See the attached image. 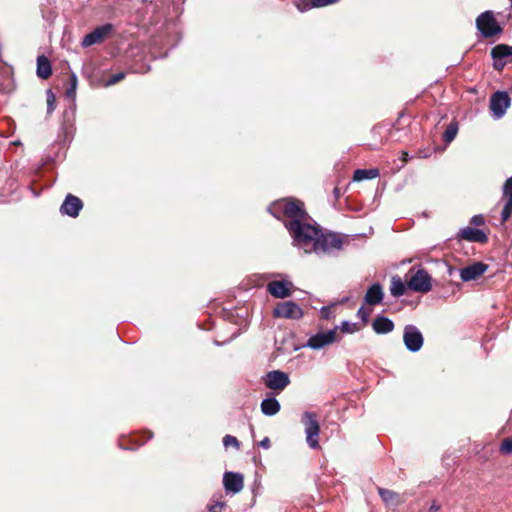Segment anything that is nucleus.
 <instances>
[{
    "instance_id": "nucleus-1",
    "label": "nucleus",
    "mask_w": 512,
    "mask_h": 512,
    "mask_svg": "<svg viewBox=\"0 0 512 512\" xmlns=\"http://www.w3.org/2000/svg\"><path fill=\"white\" fill-rule=\"evenodd\" d=\"M268 212L278 220L290 219L285 227L296 243L316 235L315 226L305 223L309 216L304 203L299 199L288 197L276 200L268 206Z\"/></svg>"
},
{
    "instance_id": "nucleus-2",
    "label": "nucleus",
    "mask_w": 512,
    "mask_h": 512,
    "mask_svg": "<svg viewBox=\"0 0 512 512\" xmlns=\"http://www.w3.org/2000/svg\"><path fill=\"white\" fill-rule=\"evenodd\" d=\"M316 235H311V239H304L298 241L297 245L301 247H307L312 245L315 252H330L332 250H339L342 248L343 240L337 233H323L322 230L315 226Z\"/></svg>"
},
{
    "instance_id": "nucleus-3",
    "label": "nucleus",
    "mask_w": 512,
    "mask_h": 512,
    "mask_svg": "<svg viewBox=\"0 0 512 512\" xmlns=\"http://www.w3.org/2000/svg\"><path fill=\"white\" fill-rule=\"evenodd\" d=\"M476 27L481 35L486 39L498 36L503 31L502 27L497 22L494 13L490 10L481 13L476 18Z\"/></svg>"
},
{
    "instance_id": "nucleus-4",
    "label": "nucleus",
    "mask_w": 512,
    "mask_h": 512,
    "mask_svg": "<svg viewBox=\"0 0 512 512\" xmlns=\"http://www.w3.org/2000/svg\"><path fill=\"white\" fill-rule=\"evenodd\" d=\"M302 423L305 427L306 441L310 448L318 449L320 425L317 415L314 412H305L302 416Z\"/></svg>"
},
{
    "instance_id": "nucleus-5",
    "label": "nucleus",
    "mask_w": 512,
    "mask_h": 512,
    "mask_svg": "<svg viewBox=\"0 0 512 512\" xmlns=\"http://www.w3.org/2000/svg\"><path fill=\"white\" fill-rule=\"evenodd\" d=\"M410 279L407 281V286L410 290L419 293H428L432 289V278L424 268H419L414 272V268H411Z\"/></svg>"
},
{
    "instance_id": "nucleus-6",
    "label": "nucleus",
    "mask_w": 512,
    "mask_h": 512,
    "mask_svg": "<svg viewBox=\"0 0 512 512\" xmlns=\"http://www.w3.org/2000/svg\"><path fill=\"white\" fill-rule=\"evenodd\" d=\"M302 308L293 301L279 302L273 309L274 318H284L291 320H299L303 317Z\"/></svg>"
},
{
    "instance_id": "nucleus-7",
    "label": "nucleus",
    "mask_w": 512,
    "mask_h": 512,
    "mask_svg": "<svg viewBox=\"0 0 512 512\" xmlns=\"http://www.w3.org/2000/svg\"><path fill=\"white\" fill-rule=\"evenodd\" d=\"M114 26L111 23L96 27L93 31L85 35L81 44L83 47H90L94 44H100L112 33Z\"/></svg>"
},
{
    "instance_id": "nucleus-8",
    "label": "nucleus",
    "mask_w": 512,
    "mask_h": 512,
    "mask_svg": "<svg viewBox=\"0 0 512 512\" xmlns=\"http://www.w3.org/2000/svg\"><path fill=\"white\" fill-rule=\"evenodd\" d=\"M403 341L406 348L411 352H417L423 346L422 333L413 325H407L404 328Z\"/></svg>"
},
{
    "instance_id": "nucleus-9",
    "label": "nucleus",
    "mask_w": 512,
    "mask_h": 512,
    "mask_svg": "<svg viewBox=\"0 0 512 512\" xmlns=\"http://www.w3.org/2000/svg\"><path fill=\"white\" fill-rule=\"evenodd\" d=\"M511 104V98L505 91H497L490 98V109L493 115L501 118Z\"/></svg>"
},
{
    "instance_id": "nucleus-10",
    "label": "nucleus",
    "mask_w": 512,
    "mask_h": 512,
    "mask_svg": "<svg viewBox=\"0 0 512 512\" xmlns=\"http://www.w3.org/2000/svg\"><path fill=\"white\" fill-rule=\"evenodd\" d=\"M289 384L288 374L280 370L270 371L265 376V385L271 390L282 391Z\"/></svg>"
},
{
    "instance_id": "nucleus-11",
    "label": "nucleus",
    "mask_w": 512,
    "mask_h": 512,
    "mask_svg": "<svg viewBox=\"0 0 512 512\" xmlns=\"http://www.w3.org/2000/svg\"><path fill=\"white\" fill-rule=\"evenodd\" d=\"M488 267L483 262H474L460 270V278L464 282L478 280L488 270Z\"/></svg>"
},
{
    "instance_id": "nucleus-12",
    "label": "nucleus",
    "mask_w": 512,
    "mask_h": 512,
    "mask_svg": "<svg viewBox=\"0 0 512 512\" xmlns=\"http://www.w3.org/2000/svg\"><path fill=\"white\" fill-rule=\"evenodd\" d=\"M82 208V200L75 195L68 194L60 207V211L64 215L75 218Z\"/></svg>"
},
{
    "instance_id": "nucleus-13",
    "label": "nucleus",
    "mask_w": 512,
    "mask_h": 512,
    "mask_svg": "<svg viewBox=\"0 0 512 512\" xmlns=\"http://www.w3.org/2000/svg\"><path fill=\"white\" fill-rule=\"evenodd\" d=\"M336 330L320 332L311 336L308 340V346L313 349H320L336 341Z\"/></svg>"
},
{
    "instance_id": "nucleus-14",
    "label": "nucleus",
    "mask_w": 512,
    "mask_h": 512,
    "mask_svg": "<svg viewBox=\"0 0 512 512\" xmlns=\"http://www.w3.org/2000/svg\"><path fill=\"white\" fill-rule=\"evenodd\" d=\"M223 485L227 492L239 493L244 487V477L240 473L226 472L223 476Z\"/></svg>"
},
{
    "instance_id": "nucleus-15",
    "label": "nucleus",
    "mask_w": 512,
    "mask_h": 512,
    "mask_svg": "<svg viewBox=\"0 0 512 512\" xmlns=\"http://www.w3.org/2000/svg\"><path fill=\"white\" fill-rule=\"evenodd\" d=\"M292 283L286 281H271L267 285L268 292L275 298H286L292 294Z\"/></svg>"
},
{
    "instance_id": "nucleus-16",
    "label": "nucleus",
    "mask_w": 512,
    "mask_h": 512,
    "mask_svg": "<svg viewBox=\"0 0 512 512\" xmlns=\"http://www.w3.org/2000/svg\"><path fill=\"white\" fill-rule=\"evenodd\" d=\"M458 236L459 238L470 242H476L480 244H486L488 242V236L486 233H484L482 230L471 227L461 229Z\"/></svg>"
},
{
    "instance_id": "nucleus-17",
    "label": "nucleus",
    "mask_w": 512,
    "mask_h": 512,
    "mask_svg": "<svg viewBox=\"0 0 512 512\" xmlns=\"http://www.w3.org/2000/svg\"><path fill=\"white\" fill-rule=\"evenodd\" d=\"M383 290L380 284H373L366 292L364 301L368 305L380 304L383 300Z\"/></svg>"
},
{
    "instance_id": "nucleus-18",
    "label": "nucleus",
    "mask_w": 512,
    "mask_h": 512,
    "mask_svg": "<svg viewBox=\"0 0 512 512\" xmlns=\"http://www.w3.org/2000/svg\"><path fill=\"white\" fill-rule=\"evenodd\" d=\"M372 327L377 334H387L392 332L395 326L389 318L377 316L372 322Z\"/></svg>"
},
{
    "instance_id": "nucleus-19",
    "label": "nucleus",
    "mask_w": 512,
    "mask_h": 512,
    "mask_svg": "<svg viewBox=\"0 0 512 512\" xmlns=\"http://www.w3.org/2000/svg\"><path fill=\"white\" fill-rule=\"evenodd\" d=\"M339 0H299L296 3V7L299 11L305 12L312 8H320L327 5L334 4Z\"/></svg>"
},
{
    "instance_id": "nucleus-20",
    "label": "nucleus",
    "mask_w": 512,
    "mask_h": 512,
    "mask_svg": "<svg viewBox=\"0 0 512 512\" xmlns=\"http://www.w3.org/2000/svg\"><path fill=\"white\" fill-rule=\"evenodd\" d=\"M37 76L41 79H48L52 75L50 60L45 55L37 57Z\"/></svg>"
},
{
    "instance_id": "nucleus-21",
    "label": "nucleus",
    "mask_w": 512,
    "mask_h": 512,
    "mask_svg": "<svg viewBox=\"0 0 512 512\" xmlns=\"http://www.w3.org/2000/svg\"><path fill=\"white\" fill-rule=\"evenodd\" d=\"M280 410V404L275 398H267L261 402V411L267 416H273Z\"/></svg>"
},
{
    "instance_id": "nucleus-22",
    "label": "nucleus",
    "mask_w": 512,
    "mask_h": 512,
    "mask_svg": "<svg viewBox=\"0 0 512 512\" xmlns=\"http://www.w3.org/2000/svg\"><path fill=\"white\" fill-rule=\"evenodd\" d=\"M378 493L385 504L394 506L400 504V496L397 492L385 488H378Z\"/></svg>"
},
{
    "instance_id": "nucleus-23",
    "label": "nucleus",
    "mask_w": 512,
    "mask_h": 512,
    "mask_svg": "<svg viewBox=\"0 0 512 512\" xmlns=\"http://www.w3.org/2000/svg\"><path fill=\"white\" fill-rule=\"evenodd\" d=\"M379 176L378 169H357L354 171L353 180L360 182L366 179H374Z\"/></svg>"
},
{
    "instance_id": "nucleus-24",
    "label": "nucleus",
    "mask_w": 512,
    "mask_h": 512,
    "mask_svg": "<svg viewBox=\"0 0 512 512\" xmlns=\"http://www.w3.org/2000/svg\"><path fill=\"white\" fill-rule=\"evenodd\" d=\"M407 288H408L407 284H405L401 280V278H399V277L392 278L390 291L393 296L400 297V296L404 295Z\"/></svg>"
},
{
    "instance_id": "nucleus-25",
    "label": "nucleus",
    "mask_w": 512,
    "mask_h": 512,
    "mask_svg": "<svg viewBox=\"0 0 512 512\" xmlns=\"http://www.w3.org/2000/svg\"><path fill=\"white\" fill-rule=\"evenodd\" d=\"M512 55V48L506 44H498L491 50L492 58L504 59Z\"/></svg>"
},
{
    "instance_id": "nucleus-26",
    "label": "nucleus",
    "mask_w": 512,
    "mask_h": 512,
    "mask_svg": "<svg viewBox=\"0 0 512 512\" xmlns=\"http://www.w3.org/2000/svg\"><path fill=\"white\" fill-rule=\"evenodd\" d=\"M458 133V123L457 122H451L445 129L443 133V140L446 143L452 142L456 135Z\"/></svg>"
},
{
    "instance_id": "nucleus-27",
    "label": "nucleus",
    "mask_w": 512,
    "mask_h": 512,
    "mask_svg": "<svg viewBox=\"0 0 512 512\" xmlns=\"http://www.w3.org/2000/svg\"><path fill=\"white\" fill-rule=\"evenodd\" d=\"M153 437V433L150 431H146L141 435H135L131 438V441L135 443V448L141 445H144L148 440ZM130 449H134V447H130Z\"/></svg>"
},
{
    "instance_id": "nucleus-28",
    "label": "nucleus",
    "mask_w": 512,
    "mask_h": 512,
    "mask_svg": "<svg viewBox=\"0 0 512 512\" xmlns=\"http://www.w3.org/2000/svg\"><path fill=\"white\" fill-rule=\"evenodd\" d=\"M506 202L501 212V223L507 222L512 216V198L504 199Z\"/></svg>"
},
{
    "instance_id": "nucleus-29",
    "label": "nucleus",
    "mask_w": 512,
    "mask_h": 512,
    "mask_svg": "<svg viewBox=\"0 0 512 512\" xmlns=\"http://www.w3.org/2000/svg\"><path fill=\"white\" fill-rule=\"evenodd\" d=\"M77 84H78L77 76L74 73H71L69 76V87H67V89H66V96L68 98L75 97Z\"/></svg>"
},
{
    "instance_id": "nucleus-30",
    "label": "nucleus",
    "mask_w": 512,
    "mask_h": 512,
    "mask_svg": "<svg viewBox=\"0 0 512 512\" xmlns=\"http://www.w3.org/2000/svg\"><path fill=\"white\" fill-rule=\"evenodd\" d=\"M400 132V129L396 126V125H393V127L389 130H387V137L384 139H380L379 140V144H384L385 142H387L388 140L392 139L394 141H401V136L398 135V133Z\"/></svg>"
},
{
    "instance_id": "nucleus-31",
    "label": "nucleus",
    "mask_w": 512,
    "mask_h": 512,
    "mask_svg": "<svg viewBox=\"0 0 512 512\" xmlns=\"http://www.w3.org/2000/svg\"><path fill=\"white\" fill-rule=\"evenodd\" d=\"M499 451L503 455L512 453V437H507L502 440Z\"/></svg>"
},
{
    "instance_id": "nucleus-32",
    "label": "nucleus",
    "mask_w": 512,
    "mask_h": 512,
    "mask_svg": "<svg viewBox=\"0 0 512 512\" xmlns=\"http://www.w3.org/2000/svg\"><path fill=\"white\" fill-rule=\"evenodd\" d=\"M360 326L357 323H350L347 321L342 322L341 324V331L344 333H354L358 330H360Z\"/></svg>"
},
{
    "instance_id": "nucleus-33",
    "label": "nucleus",
    "mask_w": 512,
    "mask_h": 512,
    "mask_svg": "<svg viewBox=\"0 0 512 512\" xmlns=\"http://www.w3.org/2000/svg\"><path fill=\"white\" fill-rule=\"evenodd\" d=\"M512 198V176L503 185L502 199Z\"/></svg>"
},
{
    "instance_id": "nucleus-34",
    "label": "nucleus",
    "mask_w": 512,
    "mask_h": 512,
    "mask_svg": "<svg viewBox=\"0 0 512 512\" xmlns=\"http://www.w3.org/2000/svg\"><path fill=\"white\" fill-rule=\"evenodd\" d=\"M126 77V73L125 72H119V73H116L114 75H112L106 82L105 86H112V85H115L117 83H119L120 81L124 80Z\"/></svg>"
},
{
    "instance_id": "nucleus-35",
    "label": "nucleus",
    "mask_w": 512,
    "mask_h": 512,
    "mask_svg": "<svg viewBox=\"0 0 512 512\" xmlns=\"http://www.w3.org/2000/svg\"><path fill=\"white\" fill-rule=\"evenodd\" d=\"M223 444L225 447L233 446L236 449L240 448V442L238 439L232 435H226L223 438Z\"/></svg>"
},
{
    "instance_id": "nucleus-36",
    "label": "nucleus",
    "mask_w": 512,
    "mask_h": 512,
    "mask_svg": "<svg viewBox=\"0 0 512 512\" xmlns=\"http://www.w3.org/2000/svg\"><path fill=\"white\" fill-rule=\"evenodd\" d=\"M55 95L51 90L47 91V113L50 114L55 110Z\"/></svg>"
},
{
    "instance_id": "nucleus-37",
    "label": "nucleus",
    "mask_w": 512,
    "mask_h": 512,
    "mask_svg": "<svg viewBox=\"0 0 512 512\" xmlns=\"http://www.w3.org/2000/svg\"><path fill=\"white\" fill-rule=\"evenodd\" d=\"M226 506V503L223 501H216L213 504L208 506L209 512H222L223 508Z\"/></svg>"
},
{
    "instance_id": "nucleus-38",
    "label": "nucleus",
    "mask_w": 512,
    "mask_h": 512,
    "mask_svg": "<svg viewBox=\"0 0 512 512\" xmlns=\"http://www.w3.org/2000/svg\"><path fill=\"white\" fill-rule=\"evenodd\" d=\"M470 223L475 226H482L485 224V219L482 215H474L471 218Z\"/></svg>"
},
{
    "instance_id": "nucleus-39",
    "label": "nucleus",
    "mask_w": 512,
    "mask_h": 512,
    "mask_svg": "<svg viewBox=\"0 0 512 512\" xmlns=\"http://www.w3.org/2000/svg\"><path fill=\"white\" fill-rule=\"evenodd\" d=\"M493 59H494L493 68L495 70L501 72L504 69L506 62L503 59H498V58H493Z\"/></svg>"
},
{
    "instance_id": "nucleus-40",
    "label": "nucleus",
    "mask_w": 512,
    "mask_h": 512,
    "mask_svg": "<svg viewBox=\"0 0 512 512\" xmlns=\"http://www.w3.org/2000/svg\"><path fill=\"white\" fill-rule=\"evenodd\" d=\"M369 314L370 312H367L363 307L357 312V315L363 320L364 324L368 321Z\"/></svg>"
},
{
    "instance_id": "nucleus-41",
    "label": "nucleus",
    "mask_w": 512,
    "mask_h": 512,
    "mask_svg": "<svg viewBox=\"0 0 512 512\" xmlns=\"http://www.w3.org/2000/svg\"><path fill=\"white\" fill-rule=\"evenodd\" d=\"M383 130H384V127H383V126H381V125H376V126H374V127L372 128V131H371V132H372V135H373L374 137H376V136H381V134H382V131H383Z\"/></svg>"
},
{
    "instance_id": "nucleus-42",
    "label": "nucleus",
    "mask_w": 512,
    "mask_h": 512,
    "mask_svg": "<svg viewBox=\"0 0 512 512\" xmlns=\"http://www.w3.org/2000/svg\"><path fill=\"white\" fill-rule=\"evenodd\" d=\"M259 446H261L264 449H269L271 446V441L268 437H265L263 440L259 442Z\"/></svg>"
},
{
    "instance_id": "nucleus-43",
    "label": "nucleus",
    "mask_w": 512,
    "mask_h": 512,
    "mask_svg": "<svg viewBox=\"0 0 512 512\" xmlns=\"http://www.w3.org/2000/svg\"><path fill=\"white\" fill-rule=\"evenodd\" d=\"M441 506L437 504L436 502H433L432 505L429 508V512H438L440 510Z\"/></svg>"
},
{
    "instance_id": "nucleus-44",
    "label": "nucleus",
    "mask_w": 512,
    "mask_h": 512,
    "mask_svg": "<svg viewBox=\"0 0 512 512\" xmlns=\"http://www.w3.org/2000/svg\"><path fill=\"white\" fill-rule=\"evenodd\" d=\"M321 313H322V316L326 319L329 318V308L327 307H323L322 310H321Z\"/></svg>"
},
{
    "instance_id": "nucleus-45",
    "label": "nucleus",
    "mask_w": 512,
    "mask_h": 512,
    "mask_svg": "<svg viewBox=\"0 0 512 512\" xmlns=\"http://www.w3.org/2000/svg\"><path fill=\"white\" fill-rule=\"evenodd\" d=\"M408 159H409V155H408V153H407V152H405V151H403V152H402V156H401V160H402V162H403V163H406V162L408 161Z\"/></svg>"
},
{
    "instance_id": "nucleus-46",
    "label": "nucleus",
    "mask_w": 512,
    "mask_h": 512,
    "mask_svg": "<svg viewBox=\"0 0 512 512\" xmlns=\"http://www.w3.org/2000/svg\"><path fill=\"white\" fill-rule=\"evenodd\" d=\"M333 192H334L335 197L338 199L341 195L340 189L338 187H335Z\"/></svg>"
},
{
    "instance_id": "nucleus-47",
    "label": "nucleus",
    "mask_w": 512,
    "mask_h": 512,
    "mask_svg": "<svg viewBox=\"0 0 512 512\" xmlns=\"http://www.w3.org/2000/svg\"><path fill=\"white\" fill-rule=\"evenodd\" d=\"M120 446H122L123 448L127 449L128 447H125L123 443H120Z\"/></svg>"
},
{
    "instance_id": "nucleus-48",
    "label": "nucleus",
    "mask_w": 512,
    "mask_h": 512,
    "mask_svg": "<svg viewBox=\"0 0 512 512\" xmlns=\"http://www.w3.org/2000/svg\"><path fill=\"white\" fill-rule=\"evenodd\" d=\"M510 1V4H512V0H509Z\"/></svg>"
}]
</instances>
